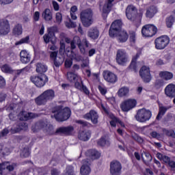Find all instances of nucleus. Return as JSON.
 <instances>
[{
    "mask_svg": "<svg viewBox=\"0 0 175 175\" xmlns=\"http://www.w3.org/2000/svg\"><path fill=\"white\" fill-rule=\"evenodd\" d=\"M53 115H51L52 118H55L57 122H64V121H68L70 118V109L68 107L64 108L62 106L55 107L52 109Z\"/></svg>",
    "mask_w": 175,
    "mask_h": 175,
    "instance_id": "obj_1",
    "label": "nucleus"
},
{
    "mask_svg": "<svg viewBox=\"0 0 175 175\" xmlns=\"http://www.w3.org/2000/svg\"><path fill=\"white\" fill-rule=\"evenodd\" d=\"M126 16L133 24L139 27L142 24V14H137V10L133 5H129L126 9Z\"/></svg>",
    "mask_w": 175,
    "mask_h": 175,
    "instance_id": "obj_2",
    "label": "nucleus"
},
{
    "mask_svg": "<svg viewBox=\"0 0 175 175\" xmlns=\"http://www.w3.org/2000/svg\"><path fill=\"white\" fill-rule=\"evenodd\" d=\"M55 98L54 90L49 89L45 90L40 96L35 98V102L38 106H44L47 102L53 100Z\"/></svg>",
    "mask_w": 175,
    "mask_h": 175,
    "instance_id": "obj_3",
    "label": "nucleus"
},
{
    "mask_svg": "<svg viewBox=\"0 0 175 175\" xmlns=\"http://www.w3.org/2000/svg\"><path fill=\"white\" fill-rule=\"evenodd\" d=\"M31 129L33 132H36L42 129L46 135H55L54 131V126L53 124H47V122L39 121L32 126Z\"/></svg>",
    "mask_w": 175,
    "mask_h": 175,
    "instance_id": "obj_4",
    "label": "nucleus"
},
{
    "mask_svg": "<svg viewBox=\"0 0 175 175\" xmlns=\"http://www.w3.org/2000/svg\"><path fill=\"white\" fill-rule=\"evenodd\" d=\"M81 21L85 28L91 27L94 23V12L91 9L83 10L80 14Z\"/></svg>",
    "mask_w": 175,
    "mask_h": 175,
    "instance_id": "obj_5",
    "label": "nucleus"
},
{
    "mask_svg": "<svg viewBox=\"0 0 175 175\" xmlns=\"http://www.w3.org/2000/svg\"><path fill=\"white\" fill-rule=\"evenodd\" d=\"M152 116L151 111L143 108L137 111L135 118L139 122H146L151 118Z\"/></svg>",
    "mask_w": 175,
    "mask_h": 175,
    "instance_id": "obj_6",
    "label": "nucleus"
},
{
    "mask_svg": "<svg viewBox=\"0 0 175 175\" xmlns=\"http://www.w3.org/2000/svg\"><path fill=\"white\" fill-rule=\"evenodd\" d=\"M154 43L157 50H163L169 46L170 38L167 36H161L155 39Z\"/></svg>",
    "mask_w": 175,
    "mask_h": 175,
    "instance_id": "obj_7",
    "label": "nucleus"
},
{
    "mask_svg": "<svg viewBox=\"0 0 175 175\" xmlns=\"http://www.w3.org/2000/svg\"><path fill=\"white\" fill-rule=\"evenodd\" d=\"M31 81L35 84L38 88H42L44 87L47 81H49V78L44 74H41L40 76L31 77Z\"/></svg>",
    "mask_w": 175,
    "mask_h": 175,
    "instance_id": "obj_8",
    "label": "nucleus"
},
{
    "mask_svg": "<svg viewBox=\"0 0 175 175\" xmlns=\"http://www.w3.org/2000/svg\"><path fill=\"white\" fill-rule=\"evenodd\" d=\"M136 103H137L136 100L133 98H129L121 103L120 109H122V111L127 113V111H129L134 107H136Z\"/></svg>",
    "mask_w": 175,
    "mask_h": 175,
    "instance_id": "obj_9",
    "label": "nucleus"
},
{
    "mask_svg": "<svg viewBox=\"0 0 175 175\" xmlns=\"http://www.w3.org/2000/svg\"><path fill=\"white\" fill-rule=\"evenodd\" d=\"M121 27H122V21L121 20L115 21L111 25L109 30V34L110 38H114L118 32H120V29H121Z\"/></svg>",
    "mask_w": 175,
    "mask_h": 175,
    "instance_id": "obj_10",
    "label": "nucleus"
},
{
    "mask_svg": "<svg viewBox=\"0 0 175 175\" xmlns=\"http://www.w3.org/2000/svg\"><path fill=\"white\" fill-rule=\"evenodd\" d=\"M129 61L126 52L123 49H119L116 53V62L118 65L124 66Z\"/></svg>",
    "mask_w": 175,
    "mask_h": 175,
    "instance_id": "obj_11",
    "label": "nucleus"
},
{
    "mask_svg": "<svg viewBox=\"0 0 175 175\" xmlns=\"http://www.w3.org/2000/svg\"><path fill=\"white\" fill-rule=\"evenodd\" d=\"M139 76L142 77L144 83H150L152 79V77L150 72V68L146 66H144L141 68L139 70Z\"/></svg>",
    "mask_w": 175,
    "mask_h": 175,
    "instance_id": "obj_12",
    "label": "nucleus"
},
{
    "mask_svg": "<svg viewBox=\"0 0 175 175\" xmlns=\"http://www.w3.org/2000/svg\"><path fill=\"white\" fill-rule=\"evenodd\" d=\"M77 46H78L81 54H85L86 50L81 43V39H80V37L75 36L71 40V50H76Z\"/></svg>",
    "mask_w": 175,
    "mask_h": 175,
    "instance_id": "obj_13",
    "label": "nucleus"
},
{
    "mask_svg": "<svg viewBox=\"0 0 175 175\" xmlns=\"http://www.w3.org/2000/svg\"><path fill=\"white\" fill-rule=\"evenodd\" d=\"M121 169H122V165L118 161L113 160L110 163V173L111 175L121 174Z\"/></svg>",
    "mask_w": 175,
    "mask_h": 175,
    "instance_id": "obj_14",
    "label": "nucleus"
},
{
    "mask_svg": "<svg viewBox=\"0 0 175 175\" xmlns=\"http://www.w3.org/2000/svg\"><path fill=\"white\" fill-rule=\"evenodd\" d=\"M10 32V24L6 19L0 20V36H5Z\"/></svg>",
    "mask_w": 175,
    "mask_h": 175,
    "instance_id": "obj_15",
    "label": "nucleus"
},
{
    "mask_svg": "<svg viewBox=\"0 0 175 175\" xmlns=\"http://www.w3.org/2000/svg\"><path fill=\"white\" fill-rule=\"evenodd\" d=\"M75 131L73 126H61L56 129L55 135H65L66 136H70Z\"/></svg>",
    "mask_w": 175,
    "mask_h": 175,
    "instance_id": "obj_16",
    "label": "nucleus"
},
{
    "mask_svg": "<svg viewBox=\"0 0 175 175\" xmlns=\"http://www.w3.org/2000/svg\"><path fill=\"white\" fill-rule=\"evenodd\" d=\"M142 36L145 38H152L154 36V25L149 24L144 25L142 29Z\"/></svg>",
    "mask_w": 175,
    "mask_h": 175,
    "instance_id": "obj_17",
    "label": "nucleus"
},
{
    "mask_svg": "<svg viewBox=\"0 0 175 175\" xmlns=\"http://www.w3.org/2000/svg\"><path fill=\"white\" fill-rule=\"evenodd\" d=\"M103 77L105 80L107 81V83H111V84L117 83V80H118L117 75L109 70H106L103 72Z\"/></svg>",
    "mask_w": 175,
    "mask_h": 175,
    "instance_id": "obj_18",
    "label": "nucleus"
},
{
    "mask_svg": "<svg viewBox=\"0 0 175 175\" xmlns=\"http://www.w3.org/2000/svg\"><path fill=\"white\" fill-rule=\"evenodd\" d=\"M58 51L51 52L50 57L53 59V63L56 68H59L64 64V59L62 57L57 56Z\"/></svg>",
    "mask_w": 175,
    "mask_h": 175,
    "instance_id": "obj_19",
    "label": "nucleus"
},
{
    "mask_svg": "<svg viewBox=\"0 0 175 175\" xmlns=\"http://www.w3.org/2000/svg\"><path fill=\"white\" fill-rule=\"evenodd\" d=\"M75 87L77 88V90H79V91H81L82 92H84L85 95H90V90H88V88L85 85H84V83H83V81L81 80V78L79 77L77 81H75Z\"/></svg>",
    "mask_w": 175,
    "mask_h": 175,
    "instance_id": "obj_20",
    "label": "nucleus"
},
{
    "mask_svg": "<svg viewBox=\"0 0 175 175\" xmlns=\"http://www.w3.org/2000/svg\"><path fill=\"white\" fill-rule=\"evenodd\" d=\"M82 166L80 169V172L81 175H90V173H91V167H90V163L87 159H84L82 161Z\"/></svg>",
    "mask_w": 175,
    "mask_h": 175,
    "instance_id": "obj_21",
    "label": "nucleus"
},
{
    "mask_svg": "<svg viewBox=\"0 0 175 175\" xmlns=\"http://www.w3.org/2000/svg\"><path fill=\"white\" fill-rule=\"evenodd\" d=\"M83 118H85V120H91L92 124H97L99 116H98V113H96V111L94 110H91L90 113H88L83 116Z\"/></svg>",
    "mask_w": 175,
    "mask_h": 175,
    "instance_id": "obj_22",
    "label": "nucleus"
},
{
    "mask_svg": "<svg viewBox=\"0 0 175 175\" xmlns=\"http://www.w3.org/2000/svg\"><path fill=\"white\" fill-rule=\"evenodd\" d=\"M115 36H116L120 43H125V42H126V40H128V38H129L128 33L125 30H120L118 31Z\"/></svg>",
    "mask_w": 175,
    "mask_h": 175,
    "instance_id": "obj_23",
    "label": "nucleus"
},
{
    "mask_svg": "<svg viewBox=\"0 0 175 175\" xmlns=\"http://www.w3.org/2000/svg\"><path fill=\"white\" fill-rule=\"evenodd\" d=\"M20 61L22 64L31 62V55L26 50H22L20 53Z\"/></svg>",
    "mask_w": 175,
    "mask_h": 175,
    "instance_id": "obj_24",
    "label": "nucleus"
},
{
    "mask_svg": "<svg viewBox=\"0 0 175 175\" xmlns=\"http://www.w3.org/2000/svg\"><path fill=\"white\" fill-rule=\"evenodd\" d=\"M19 117L21 121H27V120H31V118H36L38 115L33 113L22 111L19 113Z\"/></svg>",
    "mask_w": 175,
    "mask_h": 175,
    "instance_id": "obj_25",
    "label": "nucleus"
},
{
    "mask_svg": "<svg viewBox=\"0 0 175 175\" xmlns=\"http://www.w3.org/2000/svg\"><path fill=\"white\" fill-rule=\"evenodd\" d=\"M97 144L100 146V147H109V146L111 144V142H110L109 136L104 135L97 141Z\"/></svg>",
    "mask_w": 175,
    "mask_h": 175,
    "instance_id": "obj_26",
    "label": "nucleus"
},
{
    "mask_svg": "<svg viewBox=\"0 0 175 175\" xmlns=\"http://www.w3.org/2000/svg\"><path fill=\"white\" fill-rule=\"evenodd\" d=\"M165 94L169 98H174L175 97V85L174 84H169L165 88Z\"/></svg>",
    "mask_w": 175,
    "mask_h": 175,
    "instance_id": "obj_27",
    "label": "nucleus"
},
{
    "mask_svg": "<svg viewBox=\"0 0 175 175\" xmlns=\"http://www.w3.org/2000/svg\"><path fill=\"white\" fill-rule=\"evenodd\" d=\"M88 36L93 40H96L99 38V29L96 27H92L88 31Z\"/></svg>",
    "mask_w": 175,
    "mask_h": 175,
    "instance_id": "obj_28",
    "label": "nucleus"
},
{
    "mask_svg": "<svg viewBox=\"0 0 175 175\" xmlns=\"http://www.w3.org/2000/svg\"><path fill=\"white\" fill-rule=\"evenodd\" d=\"M113 2H114V0H107L105 1L103 8V15L110 13V10H111V8H113Z\"/></svg>",
    "mask_w": 175,
    "mask_h": 175,
    "instance_id": "obj_29",
    "label": "nucleus"
},
{
    "mask_svg": "<svg viewBox=\"0 0 175 175\" xmlns=\"http://www.w3.org/2000/svg\"><path fill=\"white\" fill-rule=\"evenodd\" d=\"M142 131L145 135L150 136V137H154V125L150 124L149 126H144L142 128Z\"/></svg>",
    "mask_w": 175,
    "mask_h": 175,
    "instance_id": "obj_30",
    "label": "nucleus"
},
{
    "mask_svg": "<svg viewBox=\"0 0 175 175\" xmlns=\"http://www.w3.org/2000/svg\"><path fill=\"white\" fill-rule=\"evenodd\" d=\"M79 139L82 140V142H87L90 140V137H91V131H83L79 133L78 135Z\"/></svg>",
    "mask_w": 175,
    "mask_h": 175,
    "instance_id": "obj_31",
    "label": "nucleus"
},
{
    "mask_svg": "<svg viewBox=\"0 0 175 175\" xmlns=\"http://www.w3.org/2000/svg\"><path fill=\"white\" fill-rule=\"evenodd\" d=\"M140 57V53H137L136 55L133 58L131 63L129 67V69L131 72H137V63H136V59Z\"/></svg>",
    "mask_w": 175,
    "mask_h": 175,
    "instance_id": "obj_32",
    "label": "nucleus"
},
{
    "mask_svg": "<svg viewBox=\"0 0 175 175\" xmlns=\"http://www.w3.org/2000/svg\"><path fill=\"white\" fill-rule=\"evenodd\" d=\"M171 107H172L171 106H169V107L160 106L159 109V113L156 117V120L157 121H159V120H161L163 116H165V113H166V111H167V110H169V109H170Z\"/></svg>",
    "mask_w": 175,
    "mask_h": 175,
    "instance_id": "obj_33",
    "label": "nucleus"
},
{
    "mask_svg": "<svg viewBox=\"0 0 175 175\" xmlns=\"http://www.w3.org/2000/svg\"><path fill=\"white\" fill-rule=\"evenodd\" d=\"M56 29H57V27H51L48 28V29H47L48 33L44 35V36H43L44 41L46 43L50 42V39H51L50 36H51V35H54V31H55Z\"/></svg>",
    "mask_w": 175,
    "mask_h": 175,
    "instance_id": "obj_34",
    "label": "nucleus"
},
{
    "mask_svg": "<svg viewBox=\"0 0 175 175\" xmlns=\"http://www.w3.org/2000/svg\"><path fill=\"white\" fill-rule=\"evenodd\" d=\"M42 18L45 20V21H51L53 20V13L50 10V9L46 8L42 12Z\"/></svg>",
    "mask_w": 175,
    "mask_h": 175,
    "instance_id": "obj_35",
    "label": "nucleus"
},
{
    "mask_svg": "<svg viewBox=\"0 0 175 175\" xmlns=\"http://www.w3.org/2000/svg\"><path fill=\"white\" fill-rule=\"evenodd\" d=\"M129 94V88L126 86L122 87L118 91V96L120 98H122L124 96H127Z\"/></svg>",
    "mask_w": 175,
    "mask_h": 175,
    "instance_id": "obj_36",
    "label": "nucleus"
},
{
    "mask_svg": "<svg viewBox=\"0 0 175 175\" xmlns=\"http://www.w3.org/2000/svg\"><path fill=\"white\" fill-rule=\"evenodd\" d=\"M36 72L43 75V73L47 72V66L42 63H37L36 64Z\"/></svg>",
    "mask_w": 175,
    "mask_h": 175,
    "instance_id": "obj_37",
    "label": "nucleus"
},
{
    "mask_svg": "<svg viewBox=\"0 0 175 175\" xmlns=\"http://www.w3.org/2000/svg\"><path fill=\"white\" fill-rule=\"evenodd\" d=\"M142 158L146 165H148L152 161V156L150 153L144 152L142 154Z\"/></svg>",
    "mask_w": 175,
    "mask_h": 175,
    "instance_id": "obj_38",
    "label": "nucleus"
},
{
    "mask_svg": "<svg viewBox=\"0 0 175 175\" xmlns=\"http://www.w3.org/2000/svg\"><path fill=\"white\" fill-rule=\"evenodd\" d=\"M88 154H89V157L91 159H98V158L100 157V153L96 150H89Z\"/></svg>",
    "mask_w": 175,
    "mask_h": 175,
    "instance_id": "obj_39",
    "label": "nucleus"
},
{
    "mask_svg": "<svg viewBox=\"0 0 175 175\" xmlns=\"http://www.w3.org/2000/svg\"><path fill=\"white\" fill-rule=\"evenodd\" d=\"M10 154V148L8 145L0 146V154L1 155H9Z\"/></svg>",
    "mask_w": 175,
    "mask_h": 175,
    "instance_id": "obj_40",
    "label": "nucleus"
},
{
    "mask_svg": "<svg viewBox=\"0 0 175 175\" xmlns=\"http://www.w3.org/2000/svg\"><path fill=\"white\" fill-rule=\"evenodd\" d=\"M116 124H120V125L123 128L125 127L124 122H121V120H120V119L117 118L116 116H113L112 120L110 121V125L111 126H116Z\"/></svg>",
    "mask_w": 175,
    "mask_h": 175,
    "instance_id": "obj_41",
    "label": "nucleus"
},
{
    "mask_svg": "<svg viewBox=\"0 0 175 175\" xmlns=\"http://www.w3.org/2000/svg\"><path fill=\"white\" fill-rule=\"evenodd\" d=\"M67 79L70 83H73V81H77L80 77L73 72H68L67 73Z\"/></svg>",
    "mask_w": 175,
    "mask_h": 175,
    "instance_id": "obj_42",
    "label": "nucleus"
},
{
    "mask_svg": "<svg viewBox=\"0 0 175 175\" xmlns=\"http://www.w3.org/2000/svg\"><path fill=\"white\" fill-rule=\"evenodd\" d=\"M159 76L160 77L165 79V80H171V79H173V74L166 71L161 72Z\"/></svg>",
    "mask_w": 175,
    "mask_h": 175,
    "instance_id": "obj_43",
    "label": "nucleus"
},
{
    "mask_svg": "<svg viewBox=\"0 0 175 175\" xmlns=\"http://www.w3.org/2000/svg\"><path fill=\"white\" fill-rule=\"evenodd\" d=\"M12 32L14 35H21V33H23V26H21L20 24L15 25Z\"/></svg>",
    "mask_w": 175,
    "mask_h": 175,
    "instance_id": "obj_44",
    "label": "nucleus"
},
{
    "mask_svg": "<svg viewBox=\"0 0 175 175\" xmlns=\"http://www.w3.org/2000/svg\"><path fill=\"white\" fill-rule=\"evenodd\" d=\"M2 72L4 73H13V68L9 64H4L1 68Z\"/></svg>",
    "mask_w": 175,
    "mask_h": 175,
    "instance_id": "obj_45",
    "label": "nucleus"
},
{
    "mask_svg": "<svg viewBox=\"0 0 175 175\" xmlns=\"http://www.w3.org/2000/svg\"><path fill=\"white\" fill-rule=\"evenodd\" d=\"M31 152H29V148H25L21 153V157H22V158H28Z\"/></svg>",
    "mask_w": 175,
    "mask_h": 175,
    "instance_id": "obj_46",
    "label": "nucleus"
},
{
    "mask_svg": "<svg viewBox=\"0 0 175 175\" xmlns=\"http://www.w3.org/2000/svg\"><path fill=\"white\" fill-rule=\"evenodd\" d=\"M173 23H174V18L172 16H170L166 19V25L167 28H172Z\"/></svg>",
    "mask_w": 175,
    "mask_h": 175,
    "instance_id": "obj_47",
    "label": "nucleus"
},
{
    "mask_svg": "<svg viewBox=\"0 0 175 175\" xmlns=\"http://www.w3.org/2000/svg\"><path fill=\"white\" fill-rule=\"evenodd\" d=\"M75 122L77 124H79L80 125H82V126L85 127L87 126L88 128H90L91 126V124L88 123V122L84 121V120H76Z\"/></svg>",
    "mask_w": 175,
    "mask_h": 175,
    "instance_id": "obj_48",
    "label": "nucleus"
},
{
    "mask_svg": "<svg viewBox=\"0 0 175 175\" xmlns=\"http://www.w3.org/2000/svg\"><path fill=\"white\" fill-rule=\"evenodd\" d=\"M66 27L67 28H76V23L72 21L70 18L68 19V21L66 22Z\"/></svg>",
    "mask_w": 175,
    "mask_h": 175,
    "instance_id": "obj_49",
    "label": "nucleus"
},
{
    "mask_svg": "<svg viewBox=\"0 0 175 175\" xmlns=\"http://www.w3.org/2000/svg\"><path fill=\"white\" fill-rule=\"evenodd\" d=\"M29 42V36H27L22 39L20 41L16 42V45L18 46V44H23V43H28Z\"/></svg>",
    "mask_w": 175,
    "mask_h": 175,
    "instance_id": "obj_50",
    "label": "nucleus"
},
{
    "mask_svg": "<svg viewBox=\"0 0 175 175\" xmlns=\"http://www.w3.org/2000/svg\"><path fill=\"white\" fill-rule=\"evenodd\" d=\"M64 175H75L73 172V167L69 165L66 168V172Z\"/></svg>",
    "mask_w": 175,
    "mask_h": 175,
    "instance_id": "obj_51",
    "label": "nucleus"
},
{
    "mask_svg": "<svg viewBox=\"0 0 175 175\" xmlns=\"http://www.w3.org/2000/svg\"><path fill=\"white\" fill-rule=\"evenodd\" d=\"M163 86V82L162 81V80L160 79H157L155 81V84H154V88L156 90H159V88H161V87Z\"/></svg>",
    "mask_w": 175,
    "mask_h": 175,
    "instance_id": "obj_52",
    "label": "nucleus"
},
{
    "mask_svg": "<svg viewBox=\"0 0 175 175\" xmlns=\"http://www.w3.org/2000/svg\"><path fill=\"white\" fill-rule=\"evenodd\" d=\"M132 137L135 142H137L138 143H143V138L140 137L137 134L133 133L132 134Z\"/></svg>",
    "mask_w": 175,
    "mask_h": 175,
    "instance_id": "obj_53",
    "label": "nucleus"
},
{
    "mask_svg": "<svg viewBox=\"0 0 175 175\" xmlns=\"http://www.w3.org/2000/svg\"><path fill=\"white\" fill-rule=\"evenodd\" d=\"M81 68H88L90 66V60L88 59H82Z\"/></svg>",
    "mask_w": 175,
    "mask_h": 175,
    "instance_id": "obj_54",
    "label": "nucleus"
},
{
    "mask_svg": "<svg viewBox=\"0 0 175 175\" xmlns=\"http://www.w3.org/2000/svg\"><path fill=\"white\" fill-rule=\"evenodd\" d=\"M163 133L167 136H171L172 137H174V136H175L174 131H173V130H166V129H165V130H163Z\"/></svg>",
    "mask_w": 175,
    "mask_h": 175,
    "instance_id": "obj_55",
    "label": "nucleus"
},
{
    "mask_svg": "<svg viewBox=\"0 0 175 175\" xmlns=\"http://www.w3.org/2000/svg\"><path fill=\"white\" fill-rule=\"evenodd\" d=\"M65 43L60 42V47L59 50L60 55H64V54H65Z\"/></svg>",
    "mask_w": 175,
    "mask_h": 175,
    "instance_id": "obj_56",
    "label": "nucleus"
},
{
    "mask_svg": "<svg viewBox=\"0 0 175 175\" xmlns=\"http://www.w3.org/2000/svg\"><path fill=\"white\" fill-rule=\"evenodd\" d=\"M14 75H16L17 76H20V75H23L25 72H27V68H23L21 70H16L13 71Z\"/></svg>",
    "mask_w": 175,
    "mask_h": 175,
    "instance_id": "obj_57",
    "label": "nucleus"
},
{
    "mask_svg": "<svg viewBox=\"0 0 175 175\" xmlns=\"http://www.w3.org/2000/svg\"><path fill=\"white\" fill-rule=\"evenodd\" d=\"M64 65L66 68H70L73 65V61L70 59H66Z\"/></svg>",
    "mask_w": 175,
    "mask_h": 175,
    "instance_id": "obj_58",
    "label": "nucleus"
},
{
    "mask_svg": "<svg viewBox=\"0 0 175 175\" xmlns=\"http://www.w3.org/2000/svg\"><path fill=\"white\" fill-rule=\"evenodd\" d=\"M72 59L77 61V62H80V61H83V57H81V55L79 54L72 56Z\"/></svg>",
    "mask_w": 175,
    "mask_h": 175,
    "instance_id": "obj_59",
    "label": "nucleus"
},
{
    "mask_svg": "<svg viewBox=\"0 0 175 175\" xmlns=\"http://www.w3.org/2000/svg\"><path fill=\"white\" fill-rule=\"evenodd\" d=\"M52 5L53 6L54 10H55L56 12H58V10H59V5L58 4V3L57 1H53Z\"/></svg>",
    "mask_w": 175,
    "mask_h": 175,
    "instance_id": "obj_60",
    "label": "nucleus"
},
{
    "mask_svg": "<svg viewBox=\"0 0 175 175\" xmlns=\"http://www.w3.org/2000/svg\"><path fill=\"white\" fill-rule=\"evenodd\" d=\"M82 43L83 46H85L86 49H88V47L91 46V44H90V42H88V40H87V38H83L82 40Z\"/></svg>",
    "mask_w": 175,
    "mask_h": 175,
    "instance_id": "obj_61",
    "label": "nucleus"
},
{
    "mask_svg": "<svg viewBox=\"0 0 175 175\" xmlns=\"http://www.w3.org/2000/svg\"><path fill=\"white\" fill-rule=\"evenodd\" d=\"M56 21L59 24H60L61 21H62V14L61 13H56Z\"/></svg>",
    "mask_w": 175,
    "mask_h": 175,
    "instance_id": "obj_62",
    "label": "nucleus"
},
{
    "mask_svg": "<svg viewBox=\"0 0 175 175\" xmlns=\"http://www.w3.org/2000/svg\"><path fill=\"white\" fill-rule=\"evenodd\" d=\"M168 166H170V167H171V170H173L174 172H175V161H170L168 163H167Z\"/></svg>",
    "mask_w": 175,
    "mask_h": 175,
    "instance_id": "obj_63",
    "label": "nucleus"
},
{
    "mask_svg": "<svg viewBox=\"0 0 175 175\" xmlns=\"http://www.w3.org/2000/svg\"><path fill=\"white\" fill-rule=\"evenodd\" d=\"M61 172H59L58 170L53 168L51 171V175H59Z\"/></svg>",
    "mask_w": 175,
    "mask_h": 175,
    "instance_id": "obj_64",
    "label": "nucleus"
}]
</instances>
